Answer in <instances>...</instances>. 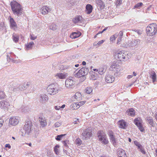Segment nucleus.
<instances>
[{"label": "nucleus", "instance_id": "1", "mask_svg": "<svg viewBox=\"0 0 157 157\" xmlns=\"http://www.w3.org/2000/svg\"><path fill=\"white\" fill-rule=\"evenodd\" d=\"M11 9L14 15L18 16L22 14V9L21 6L15 1H13L10 3Z\"/></svg>", "mask_w": 157, "mask_h": 157}, {"label": "nucleus", "instance_id": "2", "mask_svg": "<svg viewBox=\"0 0 157 157\" xmlns=\"http://www.w3.org/2000/svg\"><path fill=\"white\" fill-rule=\"evenodd\" d=\"M114 56L117 60L120 61H126L129 59L128 54L124 51L116 52Z\"/></svg>", "mask_w": 157, "mask_h": 157}, {"label": "nucleus", "instance_id": "3", "mask_svg": "<svg viewBox=\"0 0 157 157\" xmlns=\"http://www.w3.org/2000/svg\"><path fill=\"white\" fill-rule=\"evenodd\" d=\"M61 87L58 84H52L48 86L47 88V92L49 94L54 95L61 90Z\"/></svg>", "mask_w": 157, "mask_h": 157}, {"label": "nucleus", "instance_id": "4", "mask_svg": "<svg viewBox=\"0 0 157 157\" xmlns=\"http://www.w3.org/2000/svg\"><path fill=\"white\" fill-rule=\"evenodd\" d=\"M147 34L150 36H153L157 33V25L152 23L149 24L147 27Z\"/></svg>", "mask_w": 157, "mask_h": 157}, {"label": "nucleus", "instance_id": "5", "mask_svg": "<svg viewBox=\"0 0 157 157\" xmlns=\"http://www.w3.org/2000/svg\"><path fill=\"white\" fill-rule=\"evenodd\" d=\"M32 123L30 121H27L25 123L23 128V130L25 132H22V136H25L26 134L28 135L31 133L32 128Z\"/></svg>", "mask_w": 157, "mask_h": 157}, {"label": "nucleus", "instance_id": "6", "mask_svg": "<svg viewBox=\"0 0 157 157\" xmlns=\"http://www.w3.org/2000/svg\"><path fill=\"white\" fill-rule=\"evenodd\" d=\"M97 135L99 140L103 144H106L109 142L106 135L102 131H98L97 133Z\"/></svg>", "mask_w": 157, "mask_h": 157}, {"label": "nucleus", "instance_id": "7", "mask_svg": "<svg viewBox=\"0 0 157 157\" xmlns=\"http://www.w3.org/2000/svg\"><path fill=\"white\" fill-rule=\"evenodd\" d=\"M92 133L91 130L88 128L84 130L81 134V137L83 140H86L92 137Z\"/></svg>", "mask_w": 157, "mask_h": 157}, {"label": "nucleus", "instance_id": "8", "mask_svg": "<svg viewBox=\"0 0 157 157\" xmlns=\"http://www.w3.org/2000/svg\"><path fill=\"white\" fill-rule=\"evenodd\" d=\"M89 72V69L83 67L77 73L74 75L75 77L80 78L86 75Z\"/></svg>", "mask_w": 157, "mask_h": 157}, {"label": "nucleus", "instance_id": "9", "mask_svg": "<svg viewBox=\"0 0 157 157\" xmlns=\"http://www.w3.org/2000/svg\"><path fill=\"white\" fill-rule=\"evenodd\" d=\"M75 82L74 80V78L70 77L67 78L65 81L66 87L68 89L73 88L74 86Z\"/></svg>", "mask_w": 157, "mask_h": 157}, {"label": "nucleus", "instance_id": "10", "mask_svg": "<svg viewBox=\"0 0 157 157\" xmlns=\"http://www.w3.org/2000/svg\"><path fill=\"white\" fill-rule=\"evenodd\" d=\"M108 134L109 137L110 142L113 145L115 146L116 145L117 139L116 138L113 132L111 130H109L108 131Z\"/></svg>", "mask_w": 157, "mask_h": 157}, {"label": "nucleus", "instance_id": "11", "mask_svg": "<svg viewBox=\"0 0 157 157\" xmlns=\"http://www.w3.org/2000/svg\"><path fill=\"white\" fill-rule=\"evenodd\" d=\"M10 106L9 103L5 100H3L0 102V107L5 110H8Z\"/></svg>", "mask_w": 157, "mask_h": 157}, {"label": "nucleus", "instance_id": "12", "mask_svg": "<svg viewBox=\"0 0 157 157\" xmlns=\"http://www.w3.org/2000/svg\"><path fill=\"white\" fill-rule=\"evenodd\" d=\"M118 124L119 128L123 129H126L128 125V123L123 120L119 121L118 122Z\"/></svg>", "mask_w": 157, "mask_h": 157}, {"label": "nucleus", "instance_id": "13", "mask_svg": "<svg viewBox=\"0 0 157 157\" xmlns=\"http://www.w3.org/2000/svg\"><path fill=\"white\" fill-rule=\"evenodd\" d=\"M98 9L102 10L105 7V3L101 0H95Z\"/></svg>", "mask_w": 157, "mask_h": 157}, {"label": "nucleus", "instance_id": "14", "mask_svg": "<svg viewBox=\"0 0 157 157\" xmlns=\"http://www.w3.org/2000/svg\"><path fill=\"white\" fill-rule=\"evenodd\" d=\"M51 10V9L46 6L42 7L40 9L41 13L44 15L47 14L48 12H50Z\"/></svg>", "mask_w": 157, "mask_h": 157}, {"label": "nucleus", "instance_id": "15", "mask_svg": "<svg viewBox=\"0 0 157 157\" xmlns=\"http://www.w3.org/2000/svg\"><path fill=\"white\" fill-rule=\"evenodd\" d=\"M19 118L18 117H11L10 119V123L12 125H16L18 124L19 122Z\"/></svg>", "mask_w": 157, "mask_h": 157}, {"label": "nucleus", "instance_id": "16", "mask_svg": "<svg viewBox=\"0 0 157 157\" xmlns=\"http://www.w3.org/2000/svg\"><path fill=\"white\" fill-rule=\"evenodd\" d=\"M48 98L45 94H41L40 97V101L43 104L44 103L48 101Z\"/></svg>", "mask_w": 157, "mask_h": 157}, {"label": "nucleus", "instance_id": "17", "mask_svg": "<svg viewBox=\"0 0 157 157\" xmlns=\"http://www.w3.org/2000/svg\"><path fill=\"white\" fill-rule=\"evenodd\" d=\"M145 120L147 123L149 124L152 127H154L155 122L154 121L152 117H147L145 118Z\"/></svg>", "mask_w": 157, "mask_h": 157}, {"label": "nucleus", "instance_id": "18", "mask_svg": "<svg viewBox=\"0 0 157 157\" xmlns=\"http://www.w3.org/2000/svg\"><path fill=\"white\" fill-rule=\"evenodd\" d=\"M105 81L108 83H111L114 80V77L110 75H106L105 78Z\"/></svg>", "mask_w": 157, "mask_h": 157}, {"label": "nucleus", "instance_id": "19", "mask_svg": "<svg viewBox=\"0 0 157 157\" xmlns=\"http://www.w3.org/2000/svg\"><path fill=\"white\" fill-rule=\"evenodd\" d=\"M140 40H132V41L128 42L129 46L134 47L140 44Z\"/></svg>", "mask_w": 157, "mask_h": 157}, {"label": "nucleus", "instance_id": "20", "mask_svg": "<svg viewBox=\"0 0 157 157\" xmlns=\"http://www.w3.org/2000/svg\"><path fill=\"white\" fill-rule=\"evenodd\" d=\"M83 19L81 16H80L76 17L73 20V21L74 23H80L82 22Z\"/></svg>", "mask_w": 157, "mask_h": 157}, {"label": "nucleus", "instance_id": "21", "mask_svg": "<svg viewBox=\"0 0 157 157\" xmlns=\"http://www.w3.org/2000/svg\"><path fill=\"white\" fill-rule=\"evenodd\" d=\"M118 63L117 61H113L111 63V66L110 67V70L111 71H113L114 69H117L119 67L118 65Z\"/></svg>", "mask_w": 157, "mask_h": 157}, {"label": "nucleus", "instance_id": "22", "mask_svg": "<svg viewBox=\"0 0 157 157\" xmlns=\"http://www.w3.org/2000/svg\"><path fill=\"white\" fill-rule=\"evenodd\" d=\"M10 18V27L12 29L15 30L17 28V24L13 18L11 17Z\"/></svg>", "mask_w": 157, "mask_h": 157}, {"label": "nucleus", "instance_id": "23", "mask_svg": "<svg viewBox=\"0 0 157 157\" xmlns=\"http://www.w3.org/2000/svg\"><path fill=\"white\" fill-rule=\"evenodd\" d=\"M117 154L119 157H127L125 151L121 149L118 150Z\"/></svg>", "mask_w": 157, "mask_h": 157}, {"label": "nucleus", "instance_id": "24", "mask_svg": "<svg viewBox=\"0 0 157 157\" xmlns=\"http://www.w3.org/2000/svg\"><path fill=\"white\" fill-rule=\"evenodd\" d=\"M126 114L129 116L133 117L135 115V113L134 109L131 108L127 109L126 112Z\"/></svg>", "mask_w": 157, "mask_h": 157}, {"label": "nucleus", "instance_id": "25", "mask_svg": "<svg viewBox=\"0 0 157 157\" xmlns=\"http://www.w3.org/2000/svg\"><path fill=\"white\" fill-rule=\"evenodd\" d=\"M39 119L42 127H44L46 125L47 123L44 117H40Z\"/></svg>", "mask_w": 157, "mask_h": 157}, {"label": "nucleus", "instance_id": "26", "mask_svg": "<svg viewBox=\"0 0 157 157\" xmlns=\"http://www.w3.org/2000/svg\"><path fill=\"white\" fill-rule=\"evenodd\" d=\"M33 42H31L25 45V50H28L32 48L33 46L34 45Z\"/></svg>", "mask_w": 157, "mask_h": 157}, {"label": "nucleus", "instance_id": "27", "mask_svg": "<svg viewBox=\"0 0 157 157\" xmlns=\"http://www.w3.org/2000/svg\"><path fill=\"white\" fill-rule=\"evenodd\" d=\"M150 77L152 80L153 82H155L157 80V76L155 73L153 71H152L151 72Z\"/></svg>", "mask_w": 157, "mask_h": 157}, {"label": "nucleus", "instance_id": "28", "mask_svg": "<svg viewBox=\"0 0 157 157\" xmlns=\"http://www.w3.org/2000/svg\"><path fill=\"white\" fill-rule=\"evenodd\" d=\"M67 76V74H66L59 73L56 74L55 76L56 78H58L59 79H63L65 78Z\"/></svg>", "mask_w": 157, "mask_h": 157}, {"label": "nucleus", "instance_id": "29", "mask_svg": "<svg viewBox=\"0 0 157 157\" xmlns=\"http://www.w3.org/2000/svg\"><path fill=\"white\" fill-rule=\"evenodd\" d=\"M12 39L14 42L16 43H17L19 39L18 35L15 33H13L12 35Z\"/></svg>", "mask_w": 157, "mask_h": 157}, {"label": "nucleus", "instance_id": "30", "mask_svg": "<svg viewBox=\"0 0 157 157\" xmlns=\"http://www.w3.org/2000/svg\"><path fill=\"white\" fill-rule=\"evenodd\" d=\"M106 67L105 66L101 67L98 69V73L100 75H102L106 71Z\"/></svg>", "mask_w": 157, "mask_h": 157}, {"label": "nucleus", "instance_id": "31", "mask_svg": "<svg viewBox=\"0 0 157 157\" xmlns=\"http://www.w3.org/2000/svg\"><path fill=\"white\" fill-rule=\"evenodd\" d=\"M134 122L136 126H138L142 124V121L140 118L138 117L134 119Z\"/></svg>", "mask_w": 157, "mask_h": 157}, {"label": "nucleus", "instance_id": "32", "mask_svg": "<svg viewBox=\"0 0 157 157\" xmlns=\"http://www.w3.org/2000/svg\"><path fill=\"white\" fill-rule=\"evenodd\" d=\"M123 36V32L122 31H121L119 33L118 35H117L118 39L117 44H120V42L121 41Z\"/></svg>", "mask_w": 157, "mask_h": 157}, {"label": "nucleus", "instance_id": "33", "mask_svg": "<svg viewBox=\"0 0 157 157\" xmlns=\"http://www.w3.org/2000/svg\"><path fill=\"white\" fill-rule=\"evenodd\" d=\"M86 8L87 13L90 14L92 12L93 8L91 5L87 4L86 6Z\"/></svg>", "mask_w": 157, "mask_h": 157}, {"label": "nucleus", "instance_id": "34", "mask_svg": "<svg viewBox=\"0 0 157 157\" xmlns=\"http://www.w3.org/2000/svg\"><path fill=\"white\" fill-rule=\"evenodd\" d=\"M71 107L73 109H77L79 108L78 102H74L71 105Z\"/></svg>", "mask_w": 157, "mask_h": 157}, {"label": "nucleus", "instance_id": "35", "mask_svg": "<svg viewBox=\"0 0 157 157\" xmlns=\"http://www.w3.org/2000/svg\"><path fill=\"white\" fill-rule=\"evenodd\" d=\"M72 66H62L61 67V69L63 70H67V71H69L71 70L72 68Z\"/></svg>", "mask_w": 157, "mask_h": 157}, {"label": "nucleus", "instance_id": "36", "mask_svg": "<svg viewBox=\"0 0 157 157\" xmlns=\"http://www.w3.org/2000/svg\"><path fill=\"white\" fill-rule=\"evenodd\" d=\"M75 98L77 100L79 101L81 99L82 95L80 93L77 92L75 94Z\"/></svg>", "mask_w": 157, "mask_h": 157}, {"label": "nucleus", "instance_id": "37", "mask_svg": "<svg viewBox=\"0 0 157 157\" xmlns=\"http://www.w3.org/2000/svg\"><path fill=\"white\" fill-rule=\"evenodd\" d=\"M59 145H56L55 146L54 148V150L55 154L57 155L59 154Z\"/></svg>", "mask_w": 157, "mask_h": 157}, {"label": "nucleus", "instance_id": "38", "mask_svg": "<svg viewBox=\"0 0 157 157\" xmlns=\"http://www.w3.org/2000/svg\"><path fill=\"white\" fill-rule=\"evenodd\" d=\"M63 144L66 148L67 149L68 148V144H69V140H66L62 141Z\"/></svg>", "mask_w": 157, "mask_h": 157}, {"label": "nucleus", "instance_id": "39", "mask_svg": "<svg viewBox=\"0 0 157 157\" xmlns=\"http://www.w3.org/2000/svg\"><path fill=\"white\" fill-rule=\"evenodd\" d=\"M75 143L78 146H79L82 144V141L79 138H78L75 140Z\"/></svg>", "mask_w": 157, "mask_h": 157}, {"label": "nucleus", "instance_id": "40", "mask_svg": "<svg viewBox=\"0 0 157 157\" xmlns=\"http://www.w3.org/2000/svg\"><path fill=\"white\" fill-rule=\"evenodd\" d=\"M18 86V89L20 90H24L27 88V87L25 86V84H21Z\"/></svg>", "mask_w": 157, "mask_h": 157}, {"label": "nucleus", "instance_id": "41", "mask_svg": "<svg viewBox=\"0 0 157 157\" xmlns=\"http://www.w3.org/2000/svg\"><path fill=\"white\" fill-rule=\"evenodd\" d=\"M93 91V89L92 87H87L85 89V92L88 94L91 93Z\"/></svg>", "mask_w": 157, "mask_h": 157}, {"label": "nucleus", "instance_id": "42", "mask_svg": "<svg viewBox=\"0 0 157 157\" xmlns=\"http://www.w3.org/2000/svg\"><path fill=\"white\" fill-rule=\"evenodd\" d=\"M6 97V95L4 92L0 90V99L4 98Z\"/></svg>", "mask_w": 157, "mask_h": 157}, {"label": "nucleus", "instance_id": "43", "mask_svg": "<svg viewBox=\"0 0 157 157\" xmlns=\"http://www.w3.org/2000/svg\"><path fill=\"white\" fill-rule=\"evenodd\" d=\"M79 35L76 33H72L71 35V37L73 39H75L77 37H78Z\"/></svg>", "mask_w": 157, "mask_h": 157}, {"label": "nucleus", "instance_id": "44", "mask_svg": "<svg viewBox=\"0 0 157 157\" xmlns=\"http://www.w3.org/2000/svg\"><path fill=\"white\" fill-rule=\"evenodd\" d=\"M143 5V4L142 2L138 3L134 6L133 9L140 8V7Z\"/></svg>", "mask_w": 157, "mask_h": 157}, {"label": "nucleus", "instance_id": "45", "mask_svg": "<svg viewBox=\"0 0 157 157\" xmlns=\"http://www.w3.org/2000/svg\"><path fill=\"white\" fill-rule=\"evenodd\" d=\"M56 24H52L49 26V28L51 29L54 30L56 29Z\"/></svg>", "mask_w": 157, "mask_h": 157}, {"label": "nucleus", "instance_id": "46", "mask_svg": "<svg viewBox=\"0 0 157 157\" xmlns=\"http://www.w3.org/2000/svg\"><path fill=\"white\" fill-rule=\"evenodd\" d=\"M134 143L136 146H137L138 149L140 147H141V146H142L139 142L136 140L134 141Z\"/></svg>", "mask_w": 157, "mask_h": 157}, {"label": "nucleus", "instance_id": "47", "mask_svg": "<svg viewBox=\"0 0 157 157\" xmlns=\"http://www.w3.org/2000/svg\"><path fill=\"white\" fill-rule=\"evenodd\" d=\"M66 134H61L57 136L56 137V139L57 141H60L61 138H62L63 136H65Z\"/></svg>", "mask_w": 157, "mask_h": 157}, {"label": "nucleus", "instance_id": "48", "mask_svg": "<svg viewBox=\"0 0 157 157\" xmlns=\"http://www.w3.org/2000/svg\"><path fill=\"white\" fill-rule=\"evenodd\" d=\"M137 126L141 132H144V130L143 127V125L142 124Z\"/></svg>", "mask_w": 157, "mask_h": 157}, {"label": "nucleus", "instance_id": "49", "mask_svg": "<svg viewBox=\"0 0 157 157\" xmlns=\"http://www.w3.org/2000/svg\"><path fill=\"white\" fill-rule=\"evenodd\" d=\"M61 125V122H57L54 124L53 127L55 128H56L60 126Z\"/></svg>", "mask_w": 157, "mask_h": 157}, {"label": "nucleus", "instance_id": "50", "mask_svg": "<svg viewBox=\"0 0 157 157\" xmlns=\"http://www.w3.org/2000/svg\"><path fill=\"white\" fill-rule=\"evenodd\" d=\"M138 149H139L140 151L144 155L146 154V152L145 151L144 148L142 146H141V147H140Z\"/></svg>", "mask_w": 157, "mask_h": 157}, {"label": "nucleus", "instance_id": "51", "mask_svg": "<svg viewBox=\"0 0 157 157\" xmlns=\"http://www.w3.org/2000/svg\"><path fill=\"white\" fill-rule=\"evenodd\" d=\"M117 36V34H115L113 36H111L110 37V40L111 41H113V40L115 39V38Z\"/></svg>", "mask_w": 157, "mask_h": 157}, {"label": "nucleus", "instance_id": "52", "mask_svg": "<svg viewBox=\"0 0 157 157\" xmlns=\"http://www.w3.org/2000/svg\"><path fill=\"white\" fill-rule=\"evenodd\" d=\"M132 31L136 32V33L137 34H138L139 35H140L142 34V32L140 30H138V29H133Z\"/></svg>", "mask_w": 157, "mask_h": 157}, {"label": "nucleus", "instance_id": "53", "mask_svg": "<svg viewBox=\"0 0 157 157\" xmlns=\"http://www.w3.org/2000/svg\"><path fill=\"white\" fill-rule=\"evenodd\" d=\"M121 74V72L120 71V70H117L116 72L114 74V75L116 77H117L118 76Z\"/></svg>", "mask_w": 157, "mask_h": 157}, {"label": "nucleus", "instance_id": "54", "mask_svg": "<svg viewBox=\"0 0 157 157\" xmlns=\"http://www.w3.org/2000/svg\"><path fill=\"white\" fill-rule=\"evenodd\" d=\"M86 102V101H81L80 102H78V105L79 106V107L80 106L82 105H84L85 103Z\"/></svg>", "mask_w": 157, "mask_h": 157}, {"label": "nucleus", "instance_id": "55", "mask_svg": "<svg viewBox=\"0 0 157 157\" xmlns=\"http://www.w3.org/2000/svg\"><path fill=\"white\" fill-rule=\"evenodd\" d=\"M30 38L31 40H34L36 39V36H35L33 34L30 35Z\"/></svg>", "mask_w": 157, "mask_h": 157}, {"label": "nucleus", "instance_id": "56", "mask_svg": "<svg viewBox=\"0 0 157 157\" xmlns=\"http://www.w3.org/2000/svg\"><path fill=\"white\" fill-rule=\"evenodd\" d=\"M25 86H26L27 87H29V86L31 88L32 87V86L31 85V83L29 82H28L26 83L25 84Z\"/></svg>", "mask_w": 157, "mask_h": 157}, {"label": "nucleus", "instance_id": "57", "mask_svg": "<svg viewBox=\"0 0 157 157\" xmlns=\"http://www.w3.org/2000/svg\"><path fill=\"white\" fill-rule=\"evenodd\" d=\"M122 0H117L116 1V4L118 5L121 4L122 3Z\"/></svg>", "mask_w": 157, "mask_h": 157}, {"label": "nucleus", "instance_id": "58", "mask_svg": "<svg viewBox=\"0 0 157 157\" xmlns=\"http://www.w3.org/2000/svg\"><path fill=\"white\" fill-rule=\"evenodd\" d=\"M3 120L2 119H0V128L2 127V126L3 125Z\"/></svg>", "mask_w": 157, "mask_h": 157}, {"label": "nucleus", "instance_id": "59", "mask_svg": "<svg viewBox=\"0 0 157 157\" xmlns=\"http://www.w3.org/2000/svg\"><path fill=\"white\" fill-rule=\"evenodd\" d=\"M104 41V40H100L99 41L98 43H97V44L98 45H100L102 43H103Z\"/></svg>", "mask_w": 157, "mask_h": 157}, {"label": "nucleus", "instance_id": "60", "mask_svg": "<svg viewBox=\"0 0 157 157\" xmlns=\"http://www.w3.org/2000/svg\"><path fill=\"white\" fill-rule=\"evenodd\" d=\"M12 88H13V89H12V90L13 91H16L18 90V89H19L18 86V87H12Z\"/></svg>", "mask_w": 157, "mask_h": 157}, {"label": "nucleus", "instance_id": "61", "mask_svg": "<svg viewBox=\"0 0 157 157\" xmlns=\"http://www.w3.org/2000/svg\"><path fill=\"white\" fill-rule=\"evenodd\" d=\"M97 77L95 75H92L91 76V79L93 80H95L96 79Z\"/></svg>", "mask_w": 157, "mask_h": 157}, {"label": "nucleus", "instance_id": "62", "mask_svg": "<svg viewBox=\"0 0 157 157\" xmlns=\"http://www.w3.org/2000/svg\"><path fill=\"white\" fill-rule=\"evenodd\" d=\"M11 147V146L9 144H6L5 145V147L6 148L8 147L9 149H10Z\"/></svg>", "mask_w": 157, "mask_h": 157}, {"label": "nucleus", "instance_id": "63", "mask_svg": "<svg viewBox=\"0 0 157 157\" xmlns=\"http://www.w3.org/2000/svg\"><path fill=\"white\" fill-rule=\"evenodd\" d=\"M75 120L73 122L75 124H77V122H79L78 119H75Z\"/></svg>", "mask_w": 157, "mask_h": 157}, {"label": "nucleus", "instance_id": "64", "mask_svg": "<svg viewBox=\"0 0 157 157\" xmlns=\"http://www.w3.org/2000/svg\"><path fill=\"white\" fill-rule=\"evenodd\" d=\"M55 109L57 110H59L60 109V107L58 106H56L55 107Z\"/></svg>", "mask_w": 157, "mask_h": 157}]
</instances>
